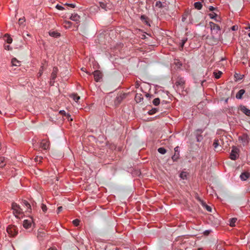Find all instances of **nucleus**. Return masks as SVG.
<instances>
[{
	"label": "nucleus",
	"mask_w": 250,
	"mask_h": 250,
	"mask_svg": "<svg viewBox=\"0 0 250 250\" xmlns=\"http://www.w3.org/2000/svg\"><path fill=\"white\" fill-rule=\"evenodd\" d=\"M185 86V81L181 77H178L174 85V88L179 92L183 91Z\"/></svg>",
	"instance_id": "1"
},
{
	"label": "nucleus",
	"mask_w": 250,
	"mask_h": 250,
	"mask_svg": "<svg viewBox=\"0 0 250 250\" xmlns=\"http://www.w3.org/2000/svg\"><path fill=\"white\" fill-rule=\"evenodd\" d=\"M12 209L14 215L17 218H20V216H22L23 214L22 209L21 208L20 206L16 203H13L12 204Z\"/></svg>",
	"instance_id": "2"
},
{
	"label": "nucleus",
	"mask_w": 250,
	"mask_h": 250,
	"mask_svg": "<svg viewBox=\"0 0 250 250\" xmlns=\"http://www.w3.org/2000/svg\"><path fill=\"white\" fill-rule=\"evenodd\" d=\"M209 25L211 31V34L213 35L220 34L221 33L220 27L213 22H209Z\"/></svg>",
	"instance_id": "3"
},
{
	"label": "nucleus",
	"mask_w": 250,
	"mask_h": 250,
	"mask_svg": "<svg viewBox=\"0 0 250 250\" xmlns=\"http://www.w3.org/2000/svg\"><path fill=\"white\" fill-rule=\"evenodd\" d=\"M239 149L233 146L230 154V158L232 160H235L239 157Z\"/></svg>",
	"instance_id": "4"
},
{
	"label": "nucleus",
	"mask_w": 250,
	"mask_h": 250,
	"mask_svg": "<svg viewBox=\"0 0 250 250\" xmlns=\"http://www.w3.org/2000/svg\"><path fill=\"white\" fill-rule=\"evenodd\" d=\"M7 233L12 237L16 236L18 234V228L15 226H9L7 229Z\"/></svg>",
	"instance_id": "5"
},
{
	"label": "nucleus",
	"mask_w": 250,
	"mask_h": 250,
	"mask_svg": "<svg viewBox=\"0 0 250 250\" xmlns=\"http://www.w3.org/2000/svg\"><path fill=\"white\" fill-rule=\"evenodd\" d=\"M127 95V93H120L119 95H118L114 101V104L116 105H119L122 101L126 98Z\"/></svg>",
	"instance_id": "6"
},
{
	"label": "nucleus",
	"mask_w": 250,
	"mask_h": 250,
	"mask_svg": "<svg viewBox=\"0 0 250 250\" xmlns=\"http://www.w3.org/2000/svg\"><path fill=\"white\" fill-rule=\"evenodd\" d=\"M238 140L245 146L247 145L249 143V137L247 134H244L238 137Z\"/></svg>",
	"instance_id": "7"
},
{
	"label": "nucleus",
	"mask_w": 250,
	"mask_h": 250,
	"mask_svg": "<svg viewBox=\"0 0 250 250\" xmlns=\"http://www.w3.org/2000/svg\"><path fill=\"white\" fill-rule=\"evenodd\" d=\"M94 80L96 82H100L102 79L103 74L100 70H95L93 72Z\"/></svg>",
	"instance_id": "8"
},
{
	"label": "nucleus",
	"mask_w": 250,
	"mask_h": 250,
	"mask_svg": "<svg viewBox=\"0 0 250 250\" xmlns=\"http://www.w3.org/2000/svg\"><path fill=\"white\" fill-rule=\"evenodd\" d=\"M157 7L162 9V12L164 13L167 10V4L166 2L157 1Z\"/></svg>",
	"instance_id": "9"
},
{
	"label": "nucleus",
	"mask_w": 250,
	"mask_h": 250,
	"mask_svg": "<svg viewBox=\"0 0 250 250\" xmlns=\"http://www.w3.org/2000/svg\"><path fill=\"white\" fill-rule=\"evenodd\" d=\"M40 147L44 150H47L49 148V142L46 140H42L40 143Z\"/></svg>",
	"instance_id": "10"
},
{
	"label": "nucleus",
	"mask_w": 250,
	"mask_h": 250,
	"mask_svg": "<svg viewBox=\"0 0 250 250\" xmlns=\"http://www.w3.org/2000/svg\"><path fill=\"white\" fill-rule=\"evenodd\" d=\"M22 204L26 207L27 209L26 212L28 213L32 212L31 205L26 200H23L22 201Z\"/></svg>",
	"instance_id": "11"
},
{
	"label": "nucleus",
	"mask_w": 250,
	"mask_h": 250,
	"mask_svg": "<svg viewBox=\"0 0 250 250\" xmlns=\"http://www.w3.org/2000/svg\"><path fill=\"white\" fill-rule=\"evenodd\" d=\"M32 219L24 220L23 222V227L26 229H29L31 227Z\"/></svg>",
	"instance_id": "12"
},
{
	"label": "nucleus",
	"mask_w": 250,
	"mask_h": 250,
	"mask_svg": "<svg viewBox=\"0 0 250 250\" xmlns=\"http://www.w3.org/2000/svg\"><path fill=\"white\" fill-rule=\"evenodd\" d=\"M58 72V68L57 67H54L53 71L51 74V83L53 81V83H54V81L57 77V74ZM52 84H53L52 83Z\"/></svg>",
	"instance_id": "13"
},
{
	"label": "nucleus",
	"mask_w": 250,
	"mask_h": 250,
	"mask_svg": "<svg viewBox=\"0 0 250 250\" xmlns=\"http://www.w3.org/2000/svg\"><path fill=\"white\" fill-rule=\"evenodd\" d=\"M239 109L245 114L250 117V110L248 109L245 106L240 105Z\"/></svg>",
	"instance_id": "14"
},
{
	"label": "nucleus",
	"mask_w": 250,
	"mask_h": 250,
	"mask_svg": "<svg viewBox=\"0 0 250 250\" xmlns=\"http://www.w3.org/2000/svg\"><path fill=\"white\" fill-rule=\"evenodd\" d=\"M49 36L54 38H58L61 36V34L54 30H50L48 32Z\"/></svg>",
	"instance_id": "15"
},
{
	"label": "nucleus",
	"mask_w": 250,
	"mask_h": 250,
	"mask_svg": "<svg viewBox=\"0 0 250 250\" xmlns=\"http://www.w3.org/2000/svg\"><path fill=\"white\" fill-rule=\"evenodd\" d=\"M250 176V173L249 172H244L241 173L240 177L242 181H246L249 178Z\"/></svg>",
	"instance_id": "16"
},
{
	"label": "nucleus",
	"mask_w": 250,
	"mask_h": 250,
	"mask_svg": "<svg viewBox=\"0 0 250 250\" xmlns=\"http://www.w3.org/2000/svg\"><path fill=\"white\" fill-rule=\"evenodd\" d=\"M99 5L102 9L105 11H107L108 10L110 9L109 7L110 5L109 4L104 3V2H100Z\"/></svg>",
	"instance_id": "17"
},
{
	"label": "nucleus",
	"mask_w": 250,
	"mask_h": 250,
	"mask_svg": "<svg viewBox=\"0 0 250 250\" xmlns=\"http://www.w3.org/2000/svg\"><path fill=\"white\" fill-rule=\"evenodd\" d=\"M140 19L142 21L145 23L146 25L150 26L149 22V19L147 17H146L145 15H142L140 17Z\"/></svg>",
	"instance_id": "18"
},
{
	"label": "nucleus",
	"mask_w": 250,
	"mask_h": 250,
	"mask_svg": "<svg viewBox=\"0 0 250 250\" xmlns=\"http://www.w3.org/2000/svg\"><path fill=\"white\" fill-rule=\"evenodd\" d=\"M143 100V97L141 94L137 93L135 97V100L137 103H140Z\"/></svg>",
	"instance_id": "19"
},
{
	"label": "nucleus",
	"mask_w": 250,
	"mask_h": 250,
	"mask_svg": "<svg viewBox=\"0 0 250 250\" xmlns=\"http://www.w3.org/2000/svg\"><path fill=\"white\" fill-rule=\"evenodd\" d=\"M175 150V154L172 156V158L173 160H176L179 158V147L176 146L174 148Z\"/></svg>",
	"instance_id": "20"
},
{
	"label": "nucleus",
	"mask_w": 250,
	"mask_h": 250,
	"mask_svg": "<svg viewBox=\"0 0 250 250\" xmlns=\"http://www.w3.org/2000/svg\"><path fill=\"white\" fill-rule=\"evenodd\" d=\"M11 63L13 66H20L21 62L18 61L16 58H14L11 60Z\"/></svg>",
	"instance_id": "21"
},
{
	"label": "nucleus",
	"mask_w": 250,
	"mask_h": 250,
	"mask_svg": "<svg viewBox=\"0 0 250 250\" xmlns=\"http://www.w3.org/2000/svg\"><path fill=\"white\" fill-rule=\"evenodd\" d=\"M80 16L77 14H72L71 16L70 17V19L75 21H79L80 20Z\"/></svg>",
	"instance_id": "22"
},
{
	"label": "nucleus",
	"mask_w": 250,
	"mask_h": 250,
	"mask_svg": "<svg viewBox=\"0 0 250 250\" xmlns=\"http://www.w3.org/2000/svg\"><path fill=\"white\" fill-rule=\"evenodd\" d=\"M245 90L244 89L240 90L236 95V98L238 99H241L242 98L243 95L245 93Z\"/></svg>",
	"instance_id": "23"
},
{
	"label": "nucleus",
	"mask_w": 250,
	"mask_h": 250,
	"mask_svg": "<svg viewBox=\"0 0 250 250\" xmlns=\"http://www.w3.org/2000/svg\"><path fill=\"white\" fill-rule=\"evenodd\" d=\"M173 65H175V67L177 69H179V68H180V67L182 65V63L179 60L175 59L174 62H173Z\"/></svg>",
	"instance_id": "24"
},
{
	"label": "nucleus",
	"mask_w": 250,
	"mask_h": 250,
	"mask_svg": "<svg viewBox=\"0 0 250 250\" xmlns=\"http://www.w3.org/2000/svg\"><path fill=\"white\" fill-rule=\"evenodd\" d=\"M5 42H6L7 43H9V44H10L12 43V39L11 37H10V36L8 34H6L5 35Z\"/></svg>",
	"instance_id": "25"
},
{
	"label": "nucleus",
	"mask_w": 250,
	"mask_h": 250,
	"mask_svg": "<svg viewBox=\"0 0 250 250\" xmlns=\"http://www.w3.org/2000/svg\"><path fill=\"white\" fill-rule=\"evenodd\" d=\"M4 157H0V167H3L6 164Z\"/></svg>",
	"instance_id": "26"
},
{
	"label": "nucleus",
	"mask_w": 250,
	"mask_h": 250,
	"mask_svg": "<svg viewBox=\"0 0 250 250\" xmlns=\"http://www.w3.org/2000/svg\"><path fill=\"white\" fill-rule=\"evenodd\" d=\"M194 7L198 10H200L202 7V4L200 2H196L194 4Z\"/></svg>",
	"instance_id": "27"
},
{
	"label": "nucleus",
	"mask_w": 250,
	"mask_h": 250,
	"mask_svg": "<svg viewBox=\"0 0 250 250\" xmlns=\"http://www.w3.org/2000/svg\"><path fill=\"white\" fill-rule=\"evenodd\" d=\"M71 97L77 103L78 102L80 99V97L77 95L76 94H73L71 95Z\"/></svg>",
	"instance_id": "28"
},
{
	"label": "nucleus",
	"mask_w": 250,
	"mask_h": 250,
	"mask_svg": "<svg viewBox=\"0 0 250 250\" xmlns=\"http://www.w3.org/2000/svg\"><path fill=\"white\" fill-rule=\"evenodd\" d=\"M209 16L211 19H214L216 21H220L219 20L216 19V17L217 16V15L215 13L213 12L212 13H210L209 14Z\"/></svg>",
	"instance_id": "29"
},
{
	"label": "nucleus",
	"mask_w": 250,
	"mask_h": 250,
	"mask_svg": "<svg viewBox=\"0 0 250 250\" xmlns=\"http://www.w3.org/2000/svg\"><path fill=\"white\" fill-rule=\"evenodd\" d=\"M237 218H232L230 219L229 221V225L231 227H234L235 226V223H236L237 221Z\"/></svg>",
	"instance_id": "30"
},
{
	"label": "nucleus",
	"mask_w": 250,
	"mask_h": 250,
	"mask_svg": "<svg viewBox=\"0 0 250 250\" xmlns=\"http://www.w3.org/2000/svg\"><path fill=\"white\" fill-rule=\"evenodd\" d=\"M202 206L205 208H206V209L209 212H211V207L208 206V205H207L205 203L202 202Z\"/></svg>",
	"instance_id": "31"
},
{
	"label": "nucleus",
	"mask_w": 250,
	"mask_h": 250,
	"mask_svg": "<svg viewBox=\"0 0 250 250\" xmlns=\"http://www.w3.org/2000/svg\"><path fill=\"white\" fill-rule=\"evenodd\" d=\"M141 174V171H140V169H135L132 172V174L134 176H140Z\"/></svg>",
	"instance_id": "32"
},
{
	"label": "nucleus",
	"mask_w": 250,
	"mask_h": 250,
	"mask_svg": "<svg viewBox=\"0 0 250 250\" xmlns=\"http://www.w3.org/2000/svg\"><path fill=\"white\" fill-rule=\"evenodd\" d=\"M220 145L219 140L218 139H215L213 144V146L216 149Z\"/></svg>",
	"instance_id": "33"
},
{
	"label": "nucleus",
	"mask_w": 250,
	"mask_h": 250,
	"mask_svg": "<svg viewBox=\"0 0 250 250\" xmlns=\"http://www.w3.org/2000/svg\"><path fill=\"white\" fill-rule=\"evenodd\" d=\"M222 74V72L221 71H218V72H214L213 75L216 79H219Z\"/></svg>",
	"instance_id": "34"
},
{
	"label": "nucleus",
	"mask_w": 250,
	"mask_h": 250,
	"mask_svg": "<svg viewBox=\"0 0 250 250\" xmlns=\"http://www.w3.org/2000/svg\"><path fill=\"white\" fill-rule=\"evenodd\" d=\"M158 151L162 154H164L166 153L167 152V150L165 148H164V147H160V148H159L158 149H157Z\"/></svg>",
	"instance_id": "35"
},
{
	"label": "nucleus",
	"mask_w": 250,
	"mask_h": 250,
	"mask_svg": "<svg viewBox=\"0 0 250 250\" xmlns=\"http://www.w3.org/2000/svg\"><path fill=\"white\" fill-rule=\"evenodd\" d=\"M187 40H188V39L187 38H184L182 40V42L180 44V47L181 48V49H183L184 44L187 42Z\"/></svg>",
	"instance_id": "36"
},
{
	"label": "nucleus",
	"mask_w": 250,
	"mask_h": 250,
	"mask_svg": "<svg viewBox=\"0 0 250 250\" xmlns=\"http://www.w3.org/2000/svg\"><path fill=\"white\" fill-rule=\"evenodd\" d=\"M187 40H188V39L187 38H184L182 40V42L180 44V47L181 48V49H183L184 44L187 42Z\"/></svg>",
	"instance_id": "37"
},
{
	"label": "nucleus",
	"mask_w": 250,
	"mask_h": 250,
	"mask_svg": "<svg viewBox=\"0 0 250 250\" xmlns=\"http://www.w3.org/2000/svg\"><path fill=\"white\" fill-rule=\"evenodd\" d=\"M187 40H188V39L187 38H184L182 40V42L180 44V47L181 48V49H183L184 44L187 42Z\"/></svg>",
	"instance_id": "38"
},
{
	"label": "nucleus",
	"mask_w": 250,
	"mask_h": 250,
	"mask_svg": "<svg viewBox=\"0 0 250 250\" xmlns=\"http://www.w3.org/2000/svg\"><path fill=\"white\" fill-rule=\"evenodd\" d=\"M41 207V208H42V211L44 213H45L47 211V208L45 204H42Z\"/></svg>",
	"instance_id": "39"
},
{
	"label": "nucleus",
	"mask_w": 250,
	"mask_h": 250,
	"mask_svg": "<svg viewBox=\"0 0 250 250\" xmlns=\"http://www.w3.org/2000/svg\"><path fill=\"white\" fill-rule=\"evenodd\" d=\"M59 113H60V114L62 115H64V116H68H68H69V117H70V114H69L66 113L65 112V111L64 110H60V111H59Z\"/></svg>",
	"instance_id": "40"
},
{
	"label": "nucleus",
	"mask_w": 250,
	"mask_h": 250,
	"mask_svg": "<svg viewBox=\"0 0 250 250\" xmlns=\"http://www.w3.org/2000/svg\"><path fill=\"white\" fill-rule=\"evenodd\" d=\"M72 223L75 226L77 227L79 225L80 220L78 219H76L73 221Z\"/></svg>",
	"instance_id": "41"
},
{
	"label": "nucleus",
	"mask_w": 250,
	"mask_h": 250,
	"mask_svg": "<svg viewBox=\"0 0 250 250\" xmlns=\"http://www.w3.org/2000/svg\"><path fill=\"white\" fill-rule=\"evenodd\" d=\"M235 76V78H236V79L237 80H241L242 79L243 77V75H239L238 74H237L236 73L234 75Z\"/></svg>",
	"instance_id": "42"
},
{
	"label": "nucleus",
	"mask_w": 250,
	"mask_h": 250,
	"mask_svg": "<svg viewBox=\"0 0 250 250\" xmlns=\"http://www.w3.org/2000/svg\"><path fill=\"white\" fill-rule=\"evenodd\" d=\"M156 112V108H153L151 110L148 111V113L149 115H152L155 114Z\"/></svg>",
	"instance_id": "43"
},
{
	"label": "nucleus",
	"mask_w": 250,
	"mask_h": 250,
	"mask_svg": "<svg viewBox=\"0 0 250 250\" xmlns=\"http://www.w3.org/2000/svg\"><path fill=\"white\" fill-rule=\"evenodd\" d=\"M42 157L36 156L35 158V161L37 162L41 163L42 162Z\"/></svg>",
	"instance_id": "44"
},
{
	"label": "nucleus",
	"mask_w": 250,
	"mask_h": 250,
	"mask_svg": "<svg viewBox=\"0 0 250 250\" xmlns=\"http://www.w3.org/2000/svg\"><path fill=\"white\" fill-rule=\"evenodd\" d=\"M180 177L181 178L184 179H186V177H187V174H186V172H182L181 174H180Z\"/></svg>",
	"instance_id": "45"
},
{
	"label": "nucleus",
	"mask_w": 250,
	"mask_h": 250,
	"mask_svg": "<svg viewBox=\"0 0 250 250\" xmlns=\"http://www.w3.org/2000/svg\"><path fill=\"white\" fill-rule=\"evenodd\" d=\"M56 8L59 10H63L64 9V7L63 6H62V5H60L59 4H57L56 6Z\"/></svg>",
	"instance_id": "46"
},
{
	"label": "nucleus",
	"mask_w": 250,
	"mask_h": 250,
	"mask_svg": "<svg viewBox=\"0 0 250 250\" xmlns=\"http://www.w3.org/2000/svg\"><path fill=\"white\" fill-rule=\"evenodd\" d=\"M36 203L35 202H33L32 203V206H31V208H32V210L33 209L34 210L36 209Z\"/></svg>",
	"instance_id": "47"
},
{
	"label": "nucleus",
	"mask_w": 250,
	"mask_h": 250,
	"mask_svg": "<svg viewBox=\"0 0 250 250\" xmlns=\"http://www.w3.org/2000/svg\"><path fill=\"white\" fill-rule=\"evenodd\" d=\"M65 5H66L71 8H75L76 7V5L75 4H73V3H66L65 4Z\"/></svg>",
	"instance_id": "48"
},
{
	"label": "nucleus",
	"mask_w": 250,
	"mask_h": 250,
	"mask_svg": "<svg viewBox=\"0 0 250 250\" xmlns=\"http://www.w3.org/2000/svg\"><path fill=\"white\" fill-rule=\"evenodd\" d=\"M42 71H43V66H42L41 67V69H40V71L38 73L39 77H40L42 75Z\"/></svg>",
	"instance_id": "49"
},
{
	"label": "nucleus",
	"mask_w": 250,
	"mask_h": 250,
	"mask_svg": "<svg viewBox=\"0 0 250 250\" xmlns=\"http://www.w3.org/2000/svg\"><path fill=\"white\" fill-rule=\"evenodd\" d=\"M4 48L7 50H11L12 49V47L9 45H5Z\"/></svg>",
	"instance_id": "50"
},
{
	"label": "nucleus",
	"mask_w": 250,
	"mask_h": 250,
	"mask_svg": "<svg viewBox=\"0 0 250 250\" xmlns=\"http://www.w3.org/2000/svg\"><path fill=\"white\" fill-rule=\"evenodd\" d=\"M238 26L237 25H233L231 27V29L233 31H236L238 29Z\"/></svg>",
	"instance_id": "51"
},
{
	"label": "nucleus",
	"mask_w": 250,
	"mask_h": 250,
	"mask_svg": "<svg viewBox=\"0 0 250 250\" xmlns=\"http://www.w3.org/2000/svg\"><path fill=\"white\" fill-rule=\"evenodd\" d=\"M62 210V207L60 206L59 207L57 208V213H59Z\"/></svg>",
	"instance_id": "52"
},
{
	"label": "nucleus",
	"mask_w": 250,
	"mask_h": 250,
	"mask_svg": "<svg viewBox=\"0 0 250 250\" xmlns=\"http://www.w3.org/2000/svg\"><path fill=\"white\" fill-rule=\"evenodd\" d=\"M215 9H216V8H215V7H213V6H210L208 7V9H209V11H214V10H215Z\"/></svg>",
	"instance_id": "53"
},
{
	"label": "nucleus",
	"mask_w": 250,
	"mask_h": 250,
	"mask_svg": "<svg viewBox=\"0 0 250 250\" xmlns=\"http://www.w3.org/2000/svg\"><path fill=\"white\" fill-rule=\"evenodd\" d=\"M156 103H157V102H156V98H155L153 99V104L155 105V106H156Z\"/></svg>",
	"instance_id": "54"
},
{
	"label": "nucleus",
	"mask_w": 250,
	"mask_h": 250,
	"mask_svg": "<svg viewBox=\"0 0 250 250\" xmlns=\"http://www.w3.org/2000/svg\"><path fill=\"white\" fill-rule=\"evenodd\" d=\"M47 250H56V249L55 248H50Z\"/></svg>",
	"instance_id": "55"
},
{
	"label": "nucleus",
	"mask_w": 250,
	"mask_h": 250,
	"mask_svg": "<svg viewBox=\"0 0 250 250\" xmlns=\"http://www.w3.org/2000/svg\"><path fill=\"white\" fill-rule=\"evenodd\" d=\"M66 118L68 119V120H70V121H72V119L71 118V116L70 117H68V116H66Z\"/></svg>",
	"instance_id": "56"
},
{
	"label": "nucleus",
	"mask_w": 250,
	"mask_h": 250,
	"mask_svg": "<svg viewBox=\"0 0 250 250\" xmlns=\"http://www.w3.org/2000/svg\"><path fill=\"white\" fill-rule=\"evenodd\" d=\"M205 82H206V81H205V80L202 81V82H201V85H202V86H204V83H205Z\"/></svg>",
	"instance_id": "57"
},
{
	"label": "nucleus",
	"mask_w": 250,
	"mask_h": 250,
	"mask_svg": "<svg viewBox=\"0 0 250 250\" xmlns=\"http://www.w3.org/2000/svg\"><path fill=\"white\" fill-rule=\"evenodd\" d=\"M157 105H158L159 104V103H160V99H159V98H157Z\"/></svg>",
	"instance_id": "58"
},
{
	"label": "nucleus",
	"mask_w": 250,
	"mask_h": 250,
	"mask_svg": "<svg viewBox=\"0 0 250 250\" xmlns=\"http://www.w3.org/2000/svg\"><path fill=\"white\" fill-rule=\"evenodd\" d=\"M245 29H249V30H250V25L249 26L247 27H246Z\"/></svg>",
	"instance_id": "59"
},
{
	"label": "nucleus",
	"mask_w": 250,
	"mask_h": 250,
	"mask_svg": "<svg viewBox=\"0 0 250 250\" xmlns=\"http://www.w3.org/2000/svg\"><path fill=\"white\" fill-rule=\"evenodd\" d=\"M146 97H151V95H150L149 94H146Z\"/></svg>",
	"instance_id": "60"
},
{
	"label": "nucleus",
	"mask_w": 250,
	"mask_h": 250,
	"mask_svg": "<svg viewBox=\"0 0 250 250\" xmlns=\"http://www.w3.org/2000/svg\"><path fill=\"white\" fill-rule=\"evenodd\" d=\"M197 131H199L200 132V133H201L202 132V130L201 129H198L197 130Z\"/></svg>",
	"instance_id": "61"
},
{
	"label": "nucleus",
	"mask_w": 250,
	"mask_h": 250,
	"mask_svg": "<svg viewBox=\"0 0 250 250\" xmlns=\"http://www.w3.org/2000/svg\"><path fill=\"white\" fill-rule=\"evenodd\" d=\"M158 87V86H157V87ZM160 90H157V94H160Z\"/></svg>",
	"instance_id": "62"
},
{
	"label": "nucleus",
	"mask_w": 250,
	"mask_h": 250,
	"mask_svg": "<svg viewBox=\"0 0 250 250\" xmlns=\"http://www.w3.org/2000/svg\"><path fill=\"white\" fill-rule=\"evenodd\" d=\"M81 69H82V71H84L85 68H83V67Z\"/></svg>",
	"instance_id": "63"
},
{
	"label": "nucleus",
	"mask_w": 250,
	"mask_h": 250,
	"mask_svg": "<svg viewBox=\"0 0 250 250\" xmlns=\"http://www.w3.org/2000/svg\"><path fill=\"white\" fill-rule=\"evenodd\" d=\"M208 233H209V231H205V233L208 234Z\"/></svg>",
	"instance_id": "64"
}]
</instances>
